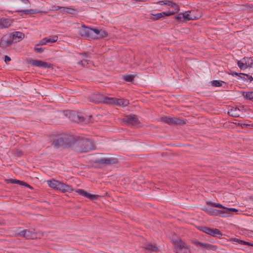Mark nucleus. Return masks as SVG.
Listing matches in <instances>:
<instances>
[{
  "label": "nucleus",
  "mask_w": 253,
  "mask_h": 253,
  "mask_svg": "<svg viewBox=\"0 0 253 253\" xmlns=\"http://www.w3.org/2000/svg\"><path fill=\"white\" fill-rule=\"evenodd\" d=\"M84 29L80 31V34L82 36H84L87 37H92L94 39L102 38L107 35V33L102 30L97 29H92L83 26Z\"/></svg>",
  "instance_id": "obj_1"
},
{
  "label": "nucleus",
  "mask_w": 253,
  "mask_h": 253,
  "mask_svg": "<svg viewBox=\"0 0 253 253\" xmlns=\"http://www.w3.org/2000/svg\"><path fill=\"white\" fill-rule=\"evenodd\" d=\"M75 143L79 147L78 150L80 152H89L95 148L93 142L86 138L76 139Z\"/></svg>",
  "instance_id": "obj_2"
},
{
  "label": "nucleus",
  "mask_w": 253,
  "mask_h": 253,
  "mask_svg": "<svg viewBox=\"0 0 253 253\" xmlns=\"http://www.w3.org/2000/svg\"><path fill=\"white\" fill-rule=\"evenodd\" d=\"M103 101L105 104L115 105L121 107H126L129 104V102L127 99L123 98L119 99L107 96L103 98Z\"/></svg>",
  "instance_id": "obj_3"
},
{
  "label": "nucleus",
  "mask_w": 253,
  "mask_h": 253,
  "mask_svg": "<svg viewBox=\"0 0 253 253\" xmlns=\"http://www.w3.org/2000/svg\"><path fill=\"white\" fill-rule=\"evenodd\" d=\"M172 241L175 245L174 250L176 253H191L190 249L181 239H172Z\"/></svg>",
  "instance_id": "obj_4"
},
{
  "label": "nucleus",
  "mask_w": 253,
  "mask_h": 253,
  "mask_svg": "<svg viewBox=\"0 0 253 253\" xmlns=\"http://www.w3.org/2000/svg\"><path fill=\"white\" fill-rule=\"evenodd\" d=\"M69 118L70 120L77 123H84V124H88L91 122V116H83L82 114H79L75 112H72L70 114Z\"/></svg>",
  "instance_id": "obj_5"
},
{
  "label": "nucleus",
  "mask_w": 253,
  "mask_h": 253,
  "mask_svg": "<svg viewBox=\"0 0 253 253\" xmlns=\"http://www.w3.org/2000/svg\"><path fill=\"white\" fill-rule=\"evenodd\" d=\"M197 228L200 231L214 237L220 238L223 235L221 231L217 228H212L204 226H199Z\"/></svg>",
  "instance_id": "obj_6"
},
{
  "label": "nucleus",
  "mask_w": 253,
  "mask_h": 253,
  "mask_svg": "<svg viewBox=\"0 0 253 253\" xmlns=\"http://www.w3.org/2000/svg\"><path fill=\"white\" fill-rule=\"evenodd\" d=\"M161 121L169 125H184L186 124L185 121L179 118H171L165 116L161 118Z\"/></svg>",
  "instance_id": "obj_7"
},
{
  "label": "nucleus",
  "mask_w": 253,
  "mask_h": 253,
  "mask_svg": "<svg viewBox=\"0 0 253 253\" xmlns=\"http://www.w3.org/2000/svg\"><path fill=\"white\" fill-rule=\"evenodd\" d=\"M124 122L127 125L139 126L140 124L137 116L135 115H129L124 118Z\"/></svg>",
  "instance_id": "obj_8"
},
{
  "label": "nucleus",
  "mask_w": 253,
  "mask_h": 253,
  "mask_svg": "<svg viewBox=\"0 0 253 253\" xmlns=\"http://www.w3.org/2000/svg\"><path fill=\"white\" fill-rule=\"evenodd\" d=\"M191 243L197 247H202L208 250L216 251L217 249V247L215 245H213L208 243H202L197 240H192Z\"/></svg>",
  "instance_id": "obj_9"
},
{
  "label": "nucleus",
  "mask_w": 253,
  "mask_h": 253,
  "mask_svg": "<svg viewBox=\"0 0 253 253\" xmlns=\"http://www.w3.org/2000/svg\"><path fill=\"white\" fill-rule=\"evenodd\" d=\"M61 137L65 147H70L76 143V139L73 135L65 134Z\"/></svg>",
  "instance_id": "obj_10"
},
{
  "label": "nucleus",
  "mask_w": 253,
  "mask_h": 253,
  "mask_svg": "<svg viewBox=\"0 0 253 253\" xmlns=\"http://www.w3.org/2000/svg\"><path fill=\"white\" fill-rule=\"evenodd\" d=\"M14 42L10 34L4 35L0 41V46L6 48Z\"/></svg>",
  "instance_id": "obj_11"
},
{
  "label": "nucleus",
  "mask_w": 253,
  "mask_h": 253,
  "mask_svg": "<svg viewBox=\"0 0 253 253\" xmlns=\"http://www.w3.org/2000/svg\"><path fill=\"white\" fill-rule=\"evenodd\" d=\"M206 204L207 205L211 206L214 207L222 209L223 210V211H225L224 212V213H229L231 212H237L238 211V210L234 209V208H227L224 206H223L221 204L219 203H213L211 202H207Z\"/></svg>",
  "instance_id": "obj_12"
},
{
  "label": "nucleus",
  "mask_w": 253,
  "mask_h": 253,
  "mask_svg": "<svg viewBox=\"0 0 253 253\" xmlns=\"http://www.w3.org/2000/svg\"><path fill=\"white\" fill-rule=\"evenodd\" d=\"M118 160L116 158H102L96 161L99 164H106L107 165L118 163Z\"/></svg>",
  "instance_id": "obj_13"
},
{
  "label": "nucleus",
  "mask_w": 253,
  "mask_h": 253,
  "mask_svg": "<svg viewBox=\"0 0 253 253\" xmlns=\"http://www.w3.org/2000/svg\"><path fill=\"white\" fill-rule=\"evenodd\" d=\"M33 66L42 68H51L53 65L50 63L44 62L40 60H33Z\"/></svg>",
  "instance_id": "obj_14"
},
{
  "label": "nucleus",
  "mask_w": 253,
  "mask_h": 253,
  "mask_svg": "<svg viewBox=\"0 0 253 253\" xmlns=\"http://www.w3.org/2000/svg\"><path fill=\"white\" fill-rule=\"evenodd\" d=\"M203 211L207 212L209 214L212 216L215 215H222L225 211L223 210H218L213 209L211 208H205L202 209Z\"/></svg>",
  "instance_id": "obj_15"
},
{
  "label": "nucleus",
  "mask_w": 253,
  "mask_h": 253,
  "mask_svg": "<svg viewBox=\"0 0 253 253\" xmlns=\"http://www.w3.org/2000/svg\"><path fill=\"white\" fill-rule=\"evenodd\" d=\"M76 192L79 195H82L92 200H96L99 197V196L97 195H93L89 194L83 189H77L76 190Z\"/></svg>",
  "instance_id": "obj_16"
},
{
  "label": "nucleus",
  "mask_w": 253,
  "mask_h": 253,
  "mask_svg": "<svg viewBox=\"0 0 253 253\" xmlns=\"http://www.w3.org/2000/svg\"><path fill=\"white\" fill-rule=\"evenodd\" d=\"M173 15V13H170V12H163L158 13L156 14H151V19L155 21L160 19L161 18L165 17L166 16H169Z\"/></svg>",
  "instance_id": "obj_17"
},
{
  "label": "nucleus",
  "mask_w": 253,
  "mask_h": 253,
  "mask_svg": "<svg viewBox=\"0 0 253 253\" xmlns=\"http://www.w3.org/2000/svg\"><path fill=\"white\" fill-rule=\"evenodd\" d=\"M58 190L61 191L62 193L66 192H71L74 191L72 186L67 185L64 183L59 182Z\"/></svg>",
  "instance_id": "obj_18"
},
{
  "label": "nucleus",
  "mask_w": 253,
  "mask_h": 253,
  "mask_svg": "<svg viewBox=\"0 0 253 253\" xmlns=\"http://www.w3.org/2000/svg\"><path fill=\"white\" fill-rule=\"evenodd\" d=\"M14 42L21 41L24 37V34L20 32H14L10 33Z\"/></svg>",
  "instance_id": "obj_19"
},
{
  "label": "nucleus",
  "mask_w": 253,
  "mask_h": 253,
  "mask_svg": "<svg viewBox=\"0 0 253 253\" xmlns=\"http://www.w3.org/2000/svg\"><path fill=\"white\" fill-rule=\"evenodd\" d=\"M12 23V20L9 18H0V29L8 28Z\"/></svg>",
  "instance_id": "obj_20"
},
{
  "label": "nucleus",
  "mask_w": 253,
  "mask_h": 253,
  "mask_svg": "<svg viewBox=\"0 0 253 253\" xmlns=\"http://www.w3.org/2000/svg\"><path fill=\"white\" fill-rule=\"evenodd\" d=\"M228 114L229 116L234 117H240L241 111L238 108L232 107L228 110Z\"/></svg>",
  "instance_id": "obj_21"
},
{
  "label": "nucleus",
  "mask_w": 253,
  "mask_h": 253,
  "mask_svg": "<svg viewBox=\"0 0 253 253\" xmlns=\"http://www.w3.org/2000/svg\"><path fill=\"white\" fill-rule=\"evenodd\" d=\"M6 182L7 183H12V184H19L20 185H23V186L28 187L30 188V189H32V187L30 185H28V184H27L26 183L24 182L23 181L11 178V179H7L6 180Z\"/></svg>",
  "instance_id": "obj_22"
},
{
  "label": "nucleus",
  "mask_w": 253,
  "mask_h": 253,
  "mask_svg": "<svg viewBox=\"0 0 253 253\" xmlns=\"http://www.w3.org/2000/svg\"><path fill=\"white\" fill-rule=\"evenodd\" d=\"M52 145L55 148L65 147L61 136L55 138L52 143Z\"/></svg>",
  "instance_id": "obj_23"
},
{
  "label": "nucleus",
  "mask_w": 253,
  "mask_h": 253,
  "mask_svg": "<svg viewBox=\"0 0 253 253\" xmlns=\"http://www.w3.org/2000/svg\"><path fill=\"white\" fill-rule=\"evenodd\" d=\"M47 183L50 187H51L53 189H56V190L58 189L59 185V181H57V180H56L54 179L47 180Z\"/></svg>",
  "instance_id": "obj_24"
},
{
  "label": "nucleus",
  "mask_w": 253,
  "mask_h": 253,
  "mask_svg": "<svg viewBox=\"0 0 253 253\" xmlns=\"http://www.w3.org/2000/svg\"><path fill=\"white\" fill-rule=\"evenodd\" d=\"M183 16L184 21L193 20L198 19V17L194 16L191 13V12L190 13H188L187 12L183 13Z\"/></svg>",
  "instance_id": "obj_25"
},
{
  "label": "nucleus",
  "mask_w": 253,
  "mask_h": 253,
  "mask_svg": "<svg viewBox=\"0 0 253 253\" xmlns=\"http://www.w3.org/2000/svg\"><path fill=\"white\" fill-rule=\"evenodd\" d=\"M19 235L26 239H31L32 237V232L28 230H24L19 233Z\"/></svg>",
  "instance_id": "obj_26"
},
{
  "label": "nucleus",
  "mask_w": 253,
  "mask_h": 253,
  "mask_svg": "<svg viewBox=\"0 0 253 253\" xmlns=\"http://www.w3.org/2000/svg\"><path fill=\"white\" fill-rule=\"evenodd\" d=\"M57 9H60L61 11L65 13H68L70 14H74L75 13L76 10L73 8H69V7H61V6H57Z\"/></svg>",
  "instance_id": "obj_27"
},
{
  "label": "nucleus",
  "mask_w": 253,
  "mask_h": 253,
  "mask_svg": "<svg viewBox=\"0 0 253 253\" xmlns=\"http://www.w3.org/2000/svg\"><path fill=\"white\" fill-rule=\"evenodd\" d=\"M46 43L48 42L53 43L56 42L58 40V37L56 36H52L45 38Z\"/></svg>",
  "instance_id": "obj_28"
},
{
  "label": "nucleus",
  "mask_w": 253,
  "mask_h": 253,
  "mask_svg": "<svg viewBox=\"0 0 253 253\" xmlns=\"http://www.w3.org/2000/svg\"><path fill=\"white\" fill-rule=\"evenodd\" d=\"M15 12H17L21 16H22L23 14L29 15L32 13V9H25V10L18 9V10H16L15 11Z\"/></svg>",
  "instance_id": "obj_29"
},
{
  "label": "nucleus",
  "mask_w": 253,
  "mask_h": 253,
  "mask_svg": "<svg viewBox=\"0 0 253 253\" xmlns=\"http://www.w3.org/2000/svg\"><path fill=\"white\" fill-rule=\"evenodd\" d=\"M145 249L148 250L151 252H157L158 251V248L155 245L149 244L146 246Z\"/></svg>",
  "instance_id": "obj_30"
},
{
  "label": "nucleus",
  "mask_w": 253,
  "mask_h": 253,
  "mask_svg": "<svg viewBox=\"0 0 253 253\" xmlns=\"http://www.w3.org/2000/svg\"><path fill=\"white\" fill-rule=\"evenodd\" d=\"M243 95L244 96L246 97V98L247 99H249L250 100L253 101V91L249 92H243Z\"/></svg>",
  "instance_id": "obj_31"
},
{
  "label": "nucleus",
  "mask_w": 253,
  "mask_h": 253,
  "mask_svg": "<svg viewBox=\"0 0 253 253\" xmlns=\"http://www.w3.org/2000/svg\"><path fill=\"white\" fill-rule=\"evenodd\" d=\"M123 79L126 82H132L134 79V76L133 75H125L123 76Z\"/></svg>",
  "instance_id": "obj_32"
},
{
  "label": "nucleus",
  "mask_w": 253,
  "mask_h": 253,
  "mask_svg": "<svg viewBox=\"0 0 253 253\" xmlns=\"http://www.w3.org/2000/svg\"><path fill=\"white\" fill-rule=\"evenodd\" d=\"M237 64L238 67L241 70H243L244 69H246L248 67V65H247V62L245 61V63L241 61H238L237 62Z\"/></svg>",
  "instance_id": "obj_33"
},
{
  "label": "nucleus",
  "mask_w": 253,
  "mask_h": 253,
  "mask_svg": "<svg viewBox=\"0 0 253 253\" xmlns=\"http://www.w3.org/2000/svg\"><path fill=\"white\" fill-rule=\"evenodd\" d=\"M173 3V2H172V1L169 0H161L157 2V3L160 5L166 4L170 6H171Z\"/></svg>",
  "instance_id": "obj_34"
},
{
  "label": "nucleus",
  "mask_w": 253,
  "mask_h": 253,
  "mask_svg": "<svg viewBox=\"0 0 253 253\" xmlns=\"http://www.w3.org/2000/svg\"><path fill=\"white\" fill-rule=\"evenodd\" d=\"M222 83H225L221 81L213 80L211 82V85L213 86H221Z\"/></svg>",
  "instance_id": "obj_35"
},
{
  "label": "nucleus",
  "mask_w": 253,
  "mask_h": 253,
  "mask_svg": "<svg viewBox=\"0 0 253 253\" xmlns=\"http://www.w3.org/2000/svg\"><path fill=\"white\" fill-rule=\"evenodd\" d=\"M173 9V10L172 11H169L170 13H173V14H174L175 13L177 12L179 10V8L178 5L173 2L171 6Z\"/></svg>",
  "instance_id": "obj_36"
},
{
  "label": "nucleus",
  "mask_w": 253,
  "mask_h": 253,
  "mask_svg": "<svg viewBox=\"0 0 253 253\" xmlns=\"http://www.w3.org/2000/svg\"><path fill=\"white\" fill-rule=\"evenodd\" d=\"M89 62H90L89 60L83 59L79 62L78 64L81 65L83 67H85L88 64Z\"/></svg>",
  "instance_id": "obj_37"
},
{
  "label": "nucleus",
  "mask_w": 253,
  "mask_h": 253,
  "mask_svg": "<svg viewBox=\"0 0 253 253\" xmlns=\"http://www.w3.org/2000/svg\"><path fill=\"white\" fill-rule=\"evenodd\" d=\"M235 241L241 244L247 245L250 246H253V244L251 242L244 241L243 240H240L238 239H236Z\"/></svg>",
  "instance_id": "obj_38"
},
{
  "label": "nucleus",
  "mask_w": 253,
  "mask_h": 253,
  "mask_svg": "<svg viewBox=\"0 0 253 253\" xmlns=\"http://www.w3.org/2000/svg\"><path fill=\"white\" fill-rule=\"evenodd\" d=\"M243 59L245 60V62H247V65H248V67H252V65L253 64V60L251 58H244Z\"/></svg>",
  "instance_id": "obj_39"
},
{
  "label": "nucleus",
  "mask_w": 253,
  "mask_h": 253,
  "mask_svg": "<svg viewBox=\"0 0 253 253\" xmlns=\"http://www.w3.org/2000/svg\"><path fill=\"white\" fill-rule=\"evenodd\" d=\"M39 46H36V44L34 47V51L37 53H42L43 51L44 48Z\"/></svg>",
  "instance_id": "obj_40"
},
{
  "label": "nucleus",
  "mask_w": 253,
  "mask_h": 253,
  "mask_svg": "<svg viewBox=\"0 0 253 253\" xmlns=\"http://www.w3.org/2000/svg\"><path fill=\"white\" fill-rule=\"evenodd\" d=\"M42 234L41 233H34L33 232V239L41 238L42 236Z\"/></svg>",
  "instance_id": "obj_41"
},
{
  "label": "nucleus",
  "mask_w": 253,
  "mask_h": 253,
  "mask_svg": "<svg viewBox=\"0 0 253 253\" xmlns=\"http://www.w3.org/2000/svg\"><path fill=\"white\" fill-rule=\"evenodd\" d=\"M175 19L178 21H184L183 14H179L175 16Z\"/></svg>",
  "instance_id": "obj_42"
},
{
  "label": "nucleus",
  "mask_w": 253,
  "mask_h": 253,
  "mask_svg": "<svg viewBox=\"0 0 253 253\" xmlns=\"http://www.w3.org/2000/svg\"><path fill=\"white\" fill-rule=\"evenodd\" d=\"M46 43V42H45V38L42 39V40L40 41L39 43L36 44V46H40L42 45H44Z\"/></svg>",
  "instance_id": "obj_43"
},
{
  "label": "nucleus",
  "mask_w": 253,
  "mask_h": 253,
  "mask_svg": "<svg viewBox=\"0 0 253 253\" xmlns=\"http://www.w3.org/2000/svg\"><path fill=\"white\" fill-rule=\"evenodd\" d=\"M240 75H244V76H246L247 77V78H248V80H249L250 82H251L253 81V78L252 76H250V75H247V74H244V73H240L239 74Z\"/></svg>",
  "instance_id": "obj_44"
},
{
  "label": "nucleus",
  "mask_w": 253,
  "mask_h": 253,
  "mask_svg": "<svg viewBox=\"0 0 253 253\" xmlns=\"http://www.w3.org/2000/svg\"><path fill=\"white\" fill-rule=\"evenodd\" d=\"M89 54L90 53L89 52H84L82 53H81V55H83L85 58H88L89 57Z\"/></svg>",
  "instance_id": "obj_45"
},
{
  "label": "nucleus",
  "mask_w": 253,
  "mask_h": 253,
  "mask_svg": "<svg viewBox=\"0 0 253 253\" xmlns=\"http://www.w3.org/2000/svg\"><path fill=\"white\" fill-rule=\"evenodd\" d=\"M32 12H33V14H34V13H46L47 12L46 11H38L36 9H33L32 10Z\"/></svg>",
  "instance_id": "obj_46"
},
{
  "label": "nucleus",
  "mask_w": 253,
  "mask_h": 253,
  "mask_svg": "<svg viewBox=\"0 0 253 253\" xmlns=\"http://www.w3.org/2000/svg\"><path fill=\"white\" fill-rule=\"evenodd\" d=\"M10 60H11V59L9 56H7V55L5 56L4 61L6 63H7L8 62H9Z\"/></svg>",
  "instance_id": "obj_47"
},
{
  "label": "nucleus",
  "mask_w": 253,
  "mask_h": 253,
  "mask_svg": "<svg viewBox=\"0 0 253 253\" xmlns=\"http://www.w3.org/2000/svg\"><path fill=\"white\" fill-rule=\"evenodd\" d=\"M22 1H23L24 3H27L29 2L28 0H21Z\"/></svg>",
  "instance_id": "obj_48"
},
{
  "label": "nucleus",
  "mask_w": 253,
  "mask_h": 253,
  "mask_svg": "<svg viewBox=\"0 0 253 253\" xmlns=\"http://www.w3.org/2000/svg\"><path fill=\"white\" fill-rule=\"evenodd\" d=\"M232 75L233 76H234V75L238 76V73H236V72H232Z\"/></svg>",
  "instance_id": "obj_49"
},
{
  "label": "nucleus",
  "mask_w": 253,
  "mask_h": 253,
  "mask_svg": "<svg viewBox=\"0 0 253 253\" xmlns=\"http://www.w3.org/2000/svg\"><path fill=\"white\" fill-rule=\"evenodd\" d=\"M239 77L242 79H243L244 81H247V79L245 78H242L241 76H239Z\"/></svg>",
  "instance_id": "obj_50"
}]
</instances>
